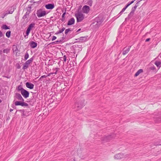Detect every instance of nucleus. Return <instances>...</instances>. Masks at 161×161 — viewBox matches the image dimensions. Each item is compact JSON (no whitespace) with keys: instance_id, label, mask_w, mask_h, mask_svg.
I'll use <instances>...</instances> for the list:
<instances>
[{"instance_id":"1","label":"nucleus","mask_w":161,"mask_h":161,"mask_svg":"<svg viewBox=\"0 0 161 161\" xmlns=\"http://www.w3.org/2000/svg\"><path fill=\"white\" fill-rule=\"evenodd\" d=\"M85 101L83 100L75 102L73 107V108L75 110H77L81 108L85 105Z\"/></svg>"},{"instance_id":"2","label":"nucleus","mask_w":161,"mask_h":161,"mask_svg":"<svg viewBox=\"0 0 161 161\" xmlns=\"http://www.w3.org/2000/svg\"><path fill=\"white\" fill-rule=\"evenodd\" d=\"M75 16L77 19V22H80L84 19L85 15L81 12H78L75 14Z\"/></svg>"},{"instance_id":"3","label":"nucleus","mask_w":161,"mask_h":161,"mask_svg":"<svg viewBox=\"0 0 161 161\" xmlns=\"http://www.w3.org/2000/svg\"><path fill=\"white\" fill-rule=\"evenodd\" d=\"M36 14L38 17H41L44 16L46 14V13L45 11L42 10V9L38 10L36 12Z\"/></svg>"},{"instance_id":"4","label":"nucleus","mask_w":161,"mask_h":161,"mask_svg":"<svg viewBox=\"0 0 161 161\" xmlns=\"http://www.w3.org/2000/svg\"><path fill=\"white\" fill-rule=\"evenodd\" d=\"M115 137V135L114 134H112L111 135H108L105 136L103 139L104 142H107L111 140L112 138Z\"/></svg>"},{"instance_id":"5","label":"nucleus","mask_w":161,"mask_h":161,"mask_svg":"<svg viewBox=\"0 0 161 161\" xmlns=\"http://www.w3.org/2000/svg\"><path fill=\"white\" fill-rule=\"evenodd\" d=\"M74 50V53L78 52L82 50L81 46L80 45H76L73 46Z\"/></svg>"},{"instance_id":"6","label":"nucleus","mask_w":161,"mask_h":161,"mask_svg":"<svg viewBox=\"0 0 161 161\" xmlns=\"http://www.w3.org/2000/svg\"><path fill=\"white\" fill-rule=\"evenodd\" d=\"M125 157L124 155L122 153H119L116 154L114 156V158L115 159L120 160Z\"/></svg>"},{"instance_id":"7","label":"nucleus","mask_w":161,"mask_h":161,"mask_svg":"<svg viewBox=\"0 0 161 161\" xmlns=\"http://www.w3.org/2000/svg\"><path fill=\"white\" fill-rule=\"evenodd\" d=\"M90 10V8L89 6L87 5L84 6L82 8V11L83 13L88 14Z\"/></svg>"},{"instance_id":"8","label":"nucleus","mask_w":161,"mask_h":161,"mask_svg":"<svg viewBox=\"0 0 161 161\" xmlns=\"http://www.w3.org/2000/svg\"><path fill=\"white\" fill-rule=\"evenodd\" d=\"M22 95L25 98H27L29 97V92L26 90L24 89L21 92Z\"/></svg>"},{"instance_id":"9","label":"nucleus","mask_w":161,"mask_h":161,"mask_svg":"<svg viewBox=\"0 0 161 161\" xmlns=\"http://www.w3.org/2000/svg\"><path fill=\"white\" fill-rule=\"evenodd\" d=\"M55 7L54 3H48L45 5V7L47 9H52Z\"/></svg>"},{"instance_id":"10","label":"nucleus","mask_w":161,"mask_h":161,"mask_svg":"<svg viewBox=\"0 0 161 161\" xmlns=\"http://www.w3.org/2000/svg\"><path fill=\"white\" fill-rule=\"evenodd\" d=\"M15 99L21 101H24V99L21 95L18 93H16L15 96Z\"/></svg>"},{"instance_id":"11","label":"nucleus","mask_w":161,"mask_h":161,"mask_svg":"<svg viewBox=\"0 0 161 161\" xmlns=\"http://www.w3.org/2000/svg\"><path fill=\"white\" fill-rule=\"evenodd\" d=\"M26 86L27 88L30 89H33L34 87V85L33 84L29 82L26 83Z\"/></svg>"},{"instance_id":"12","label":"nucleus","mask_w":161,"mask_h":161,"mask_svg":"<svg viewBox=\"0 0 161 161\" xmlns=\"http://www.w3.org/2000/svg\"><path fill=\"white\" fill-rule=\"evenodd\" d=\"M10 8L11 9H9V11H7L6 13L4 15V16L3 17V18H4L5 16H6V15L8 14H12L13 13V12L14 11V8L11 7Z\"/></svg>"},{"instance_id":"13","label":"nucleus","mask_w":161,"mask_h":161,"mask_svg":"<svg viewBox=\"0 0 161 161\" xmlns=\"http://www.w3.org/2000/svg\"><path fill=\"white\" fill-rule=\"evenodd\" d=\"M131 46H129L128 48L125 49V47L123 49V52L122 54L123 55H125L127 54L130 51Z\"/></svg>"},{"instance_id":"14","label":"nucleus","mask_w":161,"mask_h":161,"mask_svg":"<svg viewBox=\"0 0 161 161\" xmlns=\"http://www.w3.org/2000/svg\"><path fill=\"white\" fill-rule=\"evenodd\" d=\"M75 22V20L74 18H71L68 21L67 23L68 25H70L74 24Z\"/></svg>"},{"instance_id":"15","label":"nucleus","mask_w":161,"mask_h":161,"mask_svg":"<svg viewBox=\"0 0 161 161\" xmlns=\"http://www.w3.org/2000/svg\"><path fill=\"white\" fill-rule=\"evenodd\" d=\"M30 45L31 48H34L37 46V44L34 42L32 41L30 42Z\"/></svg>"},{"instance_id":"16","label":"nucleus","mask_w":161,"mask_h":161,"mask_svg":"<svg viewBox=\"0 0 161 161\" xmlns=\"http://www.w3.org/2000/svg\"><path fill=\"white\" fill-rule=\"evenodd\" d=\"M63 60L64 62H66V61H67V62H69V56L68 55H64V56L63 57Z\"/></svg>"},{"instance_id":"17","label":"nucleus","mask_w":161,"mask_h":161,"mask_svg":"<svg viewBox=\"0 0 161 161\" xmlns=\"http://www.w3.org/2000/svg\"><path fill=\"white\" fill-rule=\"evenodd\" d=\"M154 64L158 69H159L161 67V62L160 61H155Z\"/></svg>"},{"instance_id":"18","label":"nucleus","mask_w":161,"mask_h":161,"mask_svg":"<svg viewBox=\"0 0 161 161\" xmlns=\"http://www.w3.org/2000/svg\"><path fill=\"white\" fill-rule=\"evenodd\" d=\"M35 25V24L34 23H31L28 26V27L27 29L31 31V30L34 27Z\"/></svg>"},{"instance_id":"19","label":"nucleus","mask_w":161,"mask_h":161,"mask_svg":"<svg viewBox=\"0 0 161 161\" xmlns=\"http://www.w3.org/2000/svg\"><path fill=\"white\" fill-rule=\"evenodd\" d=\"M143 72V70L142 69H139L138 70L135 75V76L136 77L138 76L141 73Z\"/></svg>"},{"instance_id":"20","label":"nucleus","mask_w":161,"mask_h":161,"mask_svg":"<svg viewBox=\"0 0 161 161\" xmlns=\"http://www.w3.org/2000/svg\"><path fill=\"white\" fill-rule=\"evenodd\" d=\"M135 0H134L131 1L130 2H129L126 6L123 8L125 10L129 6L133 3Z\"/></svg>"},{"instance_id":"21","label":"nucleus","mask_w":161,"mask_h":161,"mask_svg":"<svg viewBox=\"0 0 161 161\" xmlns=\"http://www.w3.org/2000/svg\"><path fill=\"white\" fill-rule=\"evenodd\" d=\"M65 29V28L64 27H63L62 29H60L58 31H57L55 33L56 35L60 33H62Z\"/></svg>"},{"instance_id":"22","label":"nucleus","mask_w":161,"mask_h":161,"mask_svg":"<svg viewBox=\"0 0 161 161\" xmlns=\"http://www.w3.org/2000/svg\"><path fill=\"white\" fill-rule=\"evenodd\" d=\"M59 70V68H56L53 69V72L52 73V74H57V72L58 70Z\"/></svg>"},{"instance_id":"23","label":"nucleus","mask_w":161,"mask_h":161,"mask_svg":"<svg viewBox=\"0 0 161 161\" xmlns=\"http://www.w3.org/2000/svg\"><path fill=\"white\" fill-rule=\"evenodd\" d=\"M33 60V58L32 57L29 60L27 61L25 63H26L28 65H29L31 63Z\"/></svg>"},{"instance_id":"24","label":"nucleus","mask_w":161,"mask_h":161,"mask_svg":"<svg viewBox=\"0 0 161 161\" xmlns=\"http://www.w3.org/2000/svg\"><path fill=\"white\" fill-rule=\"evenodd\" d=\"M29 66V65H28L25 62L23 64V66L22 67L23 69L25 70V69H27L28 68Z\"/></svg>"},{"instance_id":"25","label":"nucleus","mask_w":161,"mask_h":161,"mask_svg":"<svg viewBox=\"0 0 161 161\" xmlns=\"http://www.w3.org/2000/svg\"><path fill=\"white\" fill-rule=\"evenodd\" d=\"M1 28H2V29H4V30H7V29H10L9 27L8 26L6 25H3L2 26Z\"/></svg>"},{"instance_id":"26","label":"nucleus","mask_w":161,"mask_h":161,"mask_svg":"<svg viewBox=\"0 0 161 161\" xmlns=\"http://www.w3.org/2000/svg\"><path fill=\"white\" fill-rule=\"evenodd\" d=\"M134 14V13L131 11L130 14L128 15V18L129 19H130L132 17Z\"/></svg>"},{"instance_id":"27","label":"nucleus","mask_w":161,"mask_h":161,"mask_svg":"<svg viewBox=\"0 0 161 161\" xmlns=\"http://www.w3.org/2000/svg\"><path fill=\"white\" fill-rule=\"evenodd\" d=\"M64 39V38L62 37V39L61 40H58L57 41H55L54 42H53L52 43H54L55 44H58L60 42H62V41Z\"/></svg>"},{"instance_id":"28","label":"nucleus","mask_w":161,"mask_h":161,"mask_svg":"<svg viewBox=\"0 0 161 161\" xmlns=\"http://www.w3.org/2000/svg\"><path fill=\"white\" fill-rule=\"evenodd\" d=\"M22 101H16L15 102V105L16 106L20 105H21Z\"/></svg>"},{"instance_id":"29","label":"nucleus","mask_w":161,"mask_h":161,"mask_svg":"<svg viewBox=\"0 0 161 161\" xmlns=\"http://www.w3.org/2000/svg\"><path fill=\"white\" fill-rule=\"evenodd\" d=\"M9 51L10 50L9 49L6 48L3 50V52L4 53L7 54L9 52Z\"/></svg>"},{"instance_id":"30","label":"nucleus","mask_w":161,"mask_h":161,"mask_svg":"<svg viewBox=\"0 0 161 161\" xmlns=\"http://www.w3.org/2000/svg\"><path fill=\"white\" fill-rule=\"evenodd\" d=\"M11 35V31H8L6 33V36L8 38L10 37Z\"/></svg>"},{"instance_id":"31","label":"nucleus","mask_w":161,"mask_h":161,"mask_svg":"<svg viewBox=\"0 0 161 161\" xmlns=\"http://www.w3.org/2000/svg\"><path fill=\"white\" fill-rule=\"evenodd\" d=\"M24 89L21 86V85H19L18 86V90L19 91H20L21 92V91H23V90H24Z\"/></svg>"},{"instance_id":"32","label":"nucleus","mask_w":161,"mask_h":161,"mask_svg":"<svg viewBox=\"0 0 161 161\" xmlns=\"http://www.w3.org/2000/svg\"><path fill=\"white\" fill-rule=\"evenodd\" d=\"M125 10L123 8L122 10L119 12V13L118 14V18L123 13V12L125 11Z\"/></svg>"},{"instance_id":"33","label":"nucleus","mask_w":161,"mask_h":161,"mask_svg":"<svg viewBox=\"0 0 161 161\" xmlns=\"http://www.w3.org/2000/svg\"><path fill=\"white\" fill-rule=\"evenodd\" d=\"M80 40L82 42H85L86 40V38L85 37H81L80 38Z\"/></svg>"},{"instance_id":"34","label":"nucleus","mask_w":161,"mask_h":161,"mask_svg":"<svg viewBox=\"0 0 161 161\" xmlns=\"http://www.w3.org/2000/svg\"><path fill=\"white\" fill-rule=\"evenodd\" d=\"M28 105V104L27 103H25L24 102V101H22L21 105V106H27Z\"/></svg>"},{"instance_id":"35","label":"nucleus","mask_w":161,"mask_h":161,"mask_svg":"<svg viewBox=\"0 0 161 161\" xmlns=\"http://www.w3.org/2000/svg\"><path fill=\"white\" fill-rule=\"evenodd\" d=\"M29 55L27 52H26V53L25 54L24 58L25 60H27L28 58H29Z\"/></svg>"},{"instance_id":"36","label":"nucleus","mask_w":161,"mask_h":161,"mask_svg":"<svg viewBox=\"0 0 161 161\" xmlns=\"http://www.w3.org/2000/svg\"><path fill=\"white\" fill-rule=\"evenodd\" d=\"M155 146H158V145H161V141H159L155 143Z\"/></svg>"},{"instance_id":"37","label":"nucleus","mask_w":161,"mask_h":161,"mask_svg":"<svg viewBox=\"0 0 161 161\" xmlns=\"http://www.w3.org/2000/svg\"><path fill=\"white\" fill-rule=\"evenodd\" d=\"M71 31V30L70 29H69H69H66L65 31V33L66 35H67L68 33V32L69 31Z\"/></svg>"},{"instance_id":"38","label":"nucleus","mask_w":161,"mask_h":161,"mask_svg":"<svg viewBox=\"0 0 161 161\" xmlns=\"http://www.w3.org/2000/svg\"><path fill=\"white\" fill-rule=\"evenodd\" d=\"M136 8L135 7V6L134 7H133L132 8L131 12H133L134 13V12L136 10Z\"/></svg>"},{"instance_id":"39","label":"nucleus","mask_w":161,"mask_h":161,"mask_svg":"<svg viewBox=\"0 0 161 161\" xmlns=\"http://www.w3.org/2000/svg\"><path fill=\"white\" fill-rule=\"evenodd\" d=\"M30 31H29V30H28V29H27L26 32V35L27 36H28L29 34V33H30Z\"/></svg>"},{"instance_id":"40","label":"nucleus","mask_w":161,"mask_h":161,"mask_svg":"<svg viewBox=\"0 0 161 161\" xmlns=\"http://www.w3.org/2000/svg\"><path fill=\"white\" fill-rule=\"evenodd\" d=\"M155 69H156L155 67L154 66L150 67V69L151 70H154Z\"/></svg>"},{"instance_id":"41","label":"nucleus","mask_w":161,"mask_h":161,"mask_svg":"<svg viewBox=\"0 0 161 161\" xmlns=\"http://www.w3.org/2000/svg\"><path fill=\"white\" fill-rule=\"evenodd\" d=\"M16 66L17 68L18 69H20L21 67L20 66L19 64H17Z\"/></svg>"},{"instance_id":"42","label":"nucleus","mask_w":161,"mask_h":161,"mask_svg":"<svg viewBox=\"0 0 161 161\" xmlns=\"http://www.w3.org/2000/svg\"><path fill=\"white\" fill-rule=\"evenodd\" d=\"M66 14V12L64 13L62 15V18H65V15Z\"/></svg>"},{"instance_id":"43","label":"nucleus","mask_w":161,"mask_h":161,"mask_svg":"<svg viewBox=\"0 0 161 161\" xmlns=\"http://www.w3.org/2000/svg\"><path fill=\"white\" fill-rule=\"evenodd\" d=\"M88 4L90 6H91L92 5V2L91 1H89L88 2Z\"/></svg>"},{"instance_id":"44","label":"nucleus","mask_w":161,"mask_h":161,"mask_svg":"<svg viewBox=\"0 0 161 161\" xmlns=\"http://www.w3.org/2000/svg\"><path fill=\"white\" fill-rule=\"evenodd\" d=\"M56 38H57V37L56 36H53L52 37V41H54V40H55Z\"/></svg>"},{"instance_id":"45","label":"nucleus","mask_w":161,"mask_h":161,"mask_svg":"<svg viewBox=\"0 0 161 161\" xmlns=\"http://www.w3.org/2000/svg\"><path fill=\"white\" fill-rule=\"evenodd\" d=\"M140 2V1H139L138 2H137L136 3V4H135V7H136V8L138 6V4H139V3Z\"/></svg>"},{"instance_id":"46","label":"nucleus","mask_w":161,"mask_h":161,"mask_svg":"<svg viewBox=\"0 0 161 161\" xmlns=\"http://www.w3.org/2000/svg\"><path fill=\"white\" fill-rule=\"evenodd\" d=\"M27 16L25 14L23 17L22 18L23 19H25L26 18H27Z\"/></svg>"},{"instance_id":"47","label":"nucleus","mask_w":161,"mask_h":161,"mask_svg":"<svg viewBox=\"0 0 161 161\" xmlns=\"http://www.w3.org/2000/svg\"><path fill=\"white\" fill-rule=\"evenodd\" d=\"M3 36V34L2 32L0 31V37H2Z\"/></svg>"},{"instance_id":"48","label":"nucleus","mask_w":161,"mask_h":161,"mask_svg":"<svg viewBox=\"0 0 161 161\" xmlns=\"http://www.w3.org/2000/svg\"><path fill=\"white\" fill-rule=\"evenodd\" d=\"M150 40V38H148L146 40L145 42H147L149 41Z\"/></svg>"},{"instance_id":"49","label":"nucleus","mask_w":161,"mask_h":161,"mask_svg":"<svg viewBox=\"0 0 161 161\" xmlns=\"http://www.w3.org/2000/svg\"><path fill=\"white\" fill-rule=\"evenodd\" d=\"M47 77V76H46V75H43L41 77L42 78H45Z\"/></svg>"},{"instance_id":"50","label":"nucleus","mask_w":161,"mask_h":161,"mask_svg":"<svg viewBox=\"0 0 161 161\" xmlns=\"http://www.w3.org/2000/svg\"><path fill=\"white\" fill-rule=\"evenodd\" d=\"M51 74H52V73H49L47 76H50Z\"/></svg>"},{"instance_id":"51","label":"nucleus","mask_w":161,"mask_h":161,"mask_svg":"<svg viewBox=\"0 0 161 161\" xmlns=\"http://www.w3.org/2000/svg\"><path fill=\"white\" fill-rule=\"evenodd\" d=\"M25 15H26L27 16H28L29 15V14L27 12H26V13L25 14Z\"/></svg>"},{"instance_id":"52","label":"nucleus","mask_w":161,"mask_h":161,"mask_svg":"<svg viewBox=\"0 0 161 161\" xmlns=\"http://www.w3.org/2000/svg\"><path fill=\"white\" fill-rule=\"evenodd\" d=\"M64 19L65 18H62L61 19V20L62 21H64Z\"/></svg>"},{"instance_id":"53","label":"nucleus","mask_w":161,"mask_h":161,"mask_svg":"<svg viewBox=\"0 0 161 161\" xmlns=\"http://www.w3.org/2000/svg\"><path fill=\"white\" fill-rule=\"evenodd\" d=\"M25 37V38H28V36H26V35H25V36H24Z\"/></svg>"},{"instance_id":"54","label":"nucleus","mask_w":161,"mask_h":161,"mask_svg":"<svg viewBox=\"0 0 161 161\" xmlns=\"http://www.w3.org/2000/svg\"><path fill=\"white\" fill-rule=\"evenodd\" d=\"M4 77H5L7 78H10V77L7 76H4Z\"/></svg>"},{"instance_id":"55","label":"nucleus","mask_w":161,"mask_h":161,"mask_svg":"<svg viewBox=\"0 0 161 161\" xmlns=\"http://www.w3.org/2000/svg\"><path fill=\"white\" fill-rule=\"evenodd\" d=\"M42 78L41 77L39 79V80H42Z\"/></svg>"},{"instance_id":"56","label":"nucleus","mask_w":161,"mask_h":161,"mask_svg":"<svg viewBox=\"0 0 161 161\" xmlns=\"http://www.w3.org/2000/svg\"><path fill=\"white\" fill-rule=\"evenodd\" d=\"M23 116H26V115H25V114L24 113H23Z\"/></svg>"},{"instance_id":"57","label":"nucleus","mask_w":161,"mask_h":161,"mask_svg":"<svg viewBox=\"0 0 161 161\" xmlns=\"http://www.w3.org/2000/svg\"><path fill=\"white\" fill-rule=\"evenodd\" d=\"M13 111V109H10V112H11V111Z\"/></svg>"},{"instance_id":"58","label":"nucleus","mask_w":161,"mask_h":161,"mask_svg":"<svg viewBox=\"0 0 161 161\" xmlns=\"http://www.w3.org/2000/svg\"><path fill=\"white\" fill-rule=\"evenodd\" d=\"M2 102V101L1 100V99H0V103H1V102Z\"/></svg>"},{"instance_id":"59","label":"nucleus","mask_w":161,"mask_h":161,"mask_svg":"<svg viewBox=\"0 0 161 161\" xmlns=\"http://www.w3.org/2000/svg\"><path fill=\"white\" fill-rule=\"evenodd\" d=\"M80 30V29H79L78 31H79Z\"/></svg>"},{"instance_id":"60","label":"nucleus","mask_w":161,"mask_h":161,"mask_svg":"<svg viewBox=\"0 0 161 161\" xmlns=\"http://www.w3.org/2000/svg\"><path fill=\"white\" fill-rule=\"evenodd\" d=\"M74 61L72 63H73V65L74 66V63H73Z\"/></svg>"}]
</instances>
